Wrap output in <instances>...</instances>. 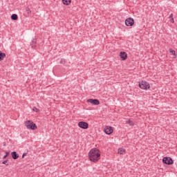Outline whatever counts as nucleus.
<instances>
[{
	"mask_svg": "<svg viewBox=\"0 0 177 177\" xmlns=\"http://www.w3.org/2000/svg\"><path fill=\"white\" fill-rule=\"evenodd\" d=\"M88 158L90 161L97 162L98 160H100V151L96 148L92 149L88 153Z\"/></svg>",
	"mask_w": 177,
	"mask_h": 177,
	"instance_id": "obj_1",
	"label": "nucleus"
},
{
	"mask_svg": "<svg viewBox=\"0 0 177 177\" xmlns=\"http://www.w3.org/2000/svg\"><path fill=\"white\" fill-rule=\"evenodd\" d=\"M25 125L28 129H32L35 131L37 129V124H35L32 120H27L25 122Z\"/></svg>",
	"mask_w": 177,
	"mask_h": 177,
	"instance_id": "obj_2",
	"label": "nucleus"
},
{
	"mask_svg": "<svg viewBox=\"0 0 177 177\" xmlns=\"http://www.w3.org/2000/svg\"><path fill=\"white\" fill-rule=\"evenodd\" d=\"M139 86L141 89H149L150 88V84L146 81H142L139 84Z\"/></svg>",
	"mask_w": 177,
	"mask_h": 177,
	"instance_id": "obj_3",
	"label": "nucleus"
},
{
	"mask_svg": "<svg viewBox=\"0 0 177 177\" xmlns=\"http://www.w3.org/2000/svg\"><path fill=\"white\" fill-rule=\"evenodd\" d=\"M78 127H80V128H82V129H88V128L89 127V124L86 122H80L78 123Z\"/></svg>",
	"mask_w": 177,
	"mask_h": 177,
	"instance_id": "obj_4",
	"label": "nucleus"
},
{
	"mask_svg": "<svg viewBox=\"0 0 177 177\" xmlns=\"http://www.w3.org/2000/svg\"><path fill=\"white\" fill-rule=\"evenodd\" d=\"M162 162L167 164V165H171V164H174V160H172L171 158H163Z\"/></svg>",
	"mask_w": 177,
	"mask_h": 177,
	"instance_id": "obj_5",
	"label": "nucleus"
},
{
	"mask_svg": "<svg viewBox=\"0 0 177 177\" xmlns=\"http://www.w3.org/2000/svg\"><path fill=\"white\" fill-rule=\"evenodd\" d=\"M134 21H133V19L132 18H129V19H127L125 20V24L126 26H127V27H131L132 26V25L133 24Z\"/></svg>",
	"mask_w": 177,
	"mask_h": 177,
	"instance_id": "obj_6",
	"label": "nucleus"
},
{
	"mask_svg": "<svg viewBox=\"0 0 177 177\" xmlns=\"http://www.w3.org/2000/svg\"><path fill=\"white\" fill-rule=\"evenodd\" d=\"M104 132L106 133V135H111V133L113 132V127L110 126H106L104 128Z\"/></svg>",
	"mask_w": 177,
	"mask_h": 177,
	"instance_id": "obj_7",
	"label": "nucleus"
},
{
	"mask_svg": "<svg viewBox=\"0 0 177 177\" xmlns=\"http://www.w3.org/2000/svg\"><path fill=\"white\" fill-rule=\"evenodd\" d=\"M87 102L88 103H91V104H95V106L100 104V102L98 101V100L88 99Z\"/></svg>",
	"mask_w": 177,
	"mask_h": 177,
	"instance_id": "obj_8",
	"label": "nucleus"
},
{
	"mask_svg": "<svg viewBox=\"0 0 177 177\" xmlns=\"http://www.w3.org/2000/svg\"><path fill=\"white\" fill-rule=\"evenodd\" d=\"M121 59L122 60H127V57H128V55L127 54V53L125 52H120V55Z\"/></svg>",
	"mask_w": 177,
	"mask_h": 177,
	"instance_id": "obj_9",
	"label": "nucleus"
},
{
	"mask_svg": "<svg viewBox=\"0 0 177 177\" xmlns=\"http://www.w3.org/2000/svg\"><path fill=\"white\" fill-rule=\"evenodd\" d=\"M11 156H12L13 160H17V158H19V155L17 154V153L16 151L12 152Z\"/></svg>",
	"mask_w": 177,
	"mask_h": 177,
	"instance_id": "obj_10",
	"label": "nucleus"
},
{
	"mask_svg": "<svg viewBox=\"0 0 177 177\" xmlns=\"http://www.w3.org/2000/svg\"><path fill=\"white\" fill-rule=\"evenodd\" d=\"M32 48H36L37 46V39H33L30 43Z\"/></svg>",
	"mask_w": 177,
	"mask_h": 177,
	"instance_id": "obj_11",
	"label": "nucleus"
},
{
	"mask_svg": "<svg viewBox=\"0 0 177 177\" xmlns=\"http://www.w3.org/2000/svg\"><path fill=\"white\" fill-rule=\"evenodd\" d=\"M5 57H6V54H5V53H2L1 51H0V62H1V60H3Z\"/></svg>",
	"mask_w": 177,
	"mask_h": 177,
	"instance_id": "obj_12",
	"label": "nucleus"
},
{
	"mask_svg": "<svg viewBox=\"0 0 177 177\" xmlns=\"http://www.w3.org/2000/svg\"><path fill=\"white\" fill-rule=\"evenodd\" d=\"M126 150L124 148H119L118 149V154H124L125 153Z\"/></svg>",
	"mask_w": 177,
	"mask_h": 177,
	"instance_id": "obj_13",
	"label": "nucleus"
},
{
	"mask_svg": "<svg viewBox=\"0 0 177 177\" xmlns=\"http://www.w3.org/2000/svg\"><path fill=\"white\" fill-rule=\"evenodd\" d=\"M169 53H171L174 56L173 57L174 59H176V52L175 51V50H172V48H170Z\"/></svg>",
	"mask_w": 177,
	"mask_h": 177,
	"instance_id": "obj_14",
	"label": "nucleus"
},
{
	"mask_svg": "<svg viewBox=\"0 0 177 177\" xmlns=\"http://www.w3.org/2000/svg\"><path fill=\"white\" fill-rule=\"evenodd\" d=\"M64 5L68 6L71 3V0H62Z\"/></svg>",
	"mask_w": 177,
	"mask_h": 177,
	"instance_id": "obj_15",
	"label": "nucleus"
},
{
	"mask_svg": "<svg viewBox=\"0 0 177 177\" xmlns=\"http://www.w3.org/2000/svg\"><path fill=\"white\" fill-rule=\"evenodd\" d=\"M11 19H12V20H17L19 19V17H17V15L13 14L11 16Z\"/></svg>",
	"mask_w": 177,
	"mask_h": 177,
	"instance_id": "obj_16",
	"label": "nucleus"
},
{
	"mask_svg": "<svg viewBox=\"0 0 177 177\" xmlns=\"http://www.w3.org/2000/svg\"><path fill=\"white\" fill-rule=\"evenodd\" d=\"M127 124H129V125H130V127H133V125H134L133 122L131 121V120H127Z\"/></svg>",
	"mask_w": 177,
	"mask_h": 177,
	"instance_id": "obj_17",
	"label": "nucleus"
},
{
	"mask_svg": "<svg viewBox=\"0 0 177 177\" xmlns=\"http://www.w3.org/2000/svg\"><path fill=\"white\" fill-rule=\"evenodd\" d=\"M32 111H35V113H39V109H38V108L35 106L32 108Z\"/></svg>",
	"mask_w": 177,
	"mask_h": 177,
	"instance_id": "obj_18",
	"label": "nucleus"
},
{
	"mask_svg": "<svg viewBox=\"0 0 177 177\" xmlns=\"http://www.w3.org/2000/svg\"><path fill=\"white\" fill-rule=\"evenodd\" d=\"M26 10L28 15H30V14L31 13V10H30L29 8H26Z\"/></svg>",
	"mask_w": 177,
	"mask_h": 177,
	"instance_id": "obj_19",
	"label": "nucleus"
},
{
	"mask_svg": "<svg viewBox=\"0 0 177 177\" xmlns=\"http://www.w3.org/2000/svg\"><path fill=\"white\" fill-rule=\"evenodd\" d=\"M3 164H4L5 165H9V164L8 163V160H4L3 162Z\"/></svg>",
	"mask_w": 177,
	"mask_h": 177,
	"instance_id": "obj_20",
	"label": "nucleus"
},
{
	"mask_svg": "<svg viewBox=\"0 0 177 177\" xmlns=\"http://www.w3.org/2000/svg\"><path fill=\"white\" fill-rule=\"evenodd\" d=\"M60 63H61V64H64V63H66V60L65 59H61Z\"/></svg>",
	"mask_w": 177,
	"mask_h": 177,
	"instance_id": "obj_21",
	"label": "nucleus"
},
{
	"mask_svg": "<svg viewBox=\"0 0 177 177\" xmlns=\"http://www.w3.org/2000/svg\"><path fill=\"white\" fill-rule=\"evenodd\" d=\"M169 19H174V15L171 14V15H169Z\"/></svg>",
	"mask_w": 177,
	"mask_h": 177,
	"instance_id": "obj_22",
	"label": "nucleus"
},
{
	"mask_svg": "<svg viewBox=\"0 0 177 177\" xmlns=\"http://www.w3.org/2000/svg\"><path fill=\"white\" fill-rule=\"evenodd\" d=\"M170 21H171V23H174V18H171Z\"/></svg>",
	"mask_w": 177,
	"mask_h": 177,
	"instance_id": "obj_23",
	"label": "nucleus"
},
{
	"mask_svg": "<svg viewBox=\"0 0 177 177\" xmlns=\"http://www.w3.org/2000/svg\"><path fill=\"white\" fill-rule=\"evenodd\" d=\"M27 153H24L23 156H22V158H24V156H26Z\"/></svg>",
	"mask_w": 177,
	"mask_h": 177,
	"instance_id": "obj_24",
	"label": "nucleus"
},
{
	"mask_svg": "<svg viewBox=\"0 0 177 177\" xmlns=\"http://www.w3.org/2000/svg\"><path fill=\"white\" fill-rule=\"evenodd\" d=\"M6 156L8 157L9 156V152H6Z\"/></svg>",
	"mask_w": 177,
	"mask_h": 177,
	"instance_id": "obj_25",
	"label": "nucleus"
},
{
	"mask_svg": "<svg viewBox=\"0 0 177 177\" xmlns=\"http://www.w3.org/2000/svg\"><path fill=\"white\" fill-rule=\"evenodd\" d=\"M6 157H8V155L4 156L3 158L5 159Z\"/></svg>",
	"mask_w": 177,
	"mask_h": 177,
	"instance_id": "obj_26",
	"label": "nucleus"
}]
</instances>
